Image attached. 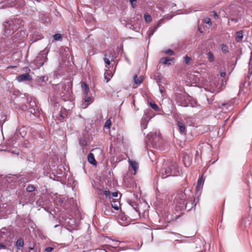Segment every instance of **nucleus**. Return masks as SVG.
Returning <instances> with one entry per match:
<instances>
[{"instance_id": "a19ab883", "label": "nucleus", "mask_w": 252, "mask_h": 252, "mask_svg": "<svg viewBox=\"0 0 252 252\" xmlns=\"http://www.w3.org/2000/svg\"><path fill=\"white\" fill-rule=\"evenodd\" d=\"M141 126L142 128L145 129L147 127V125L146 124V123L144 121H142L141 123Z\"/></svg>"}, {"instance_id": "69168bd1", "label": "nucleus", "mask_w": 252, "mask_h": 252, "mask_svg": "<svg viewBox=\"0 0 252 252\" xmlns=\"http://www.w3.org/2000/svg\"><path fill=\"white\" fill-rule=\"evenodd\" d=\"M187 157H184V159H186ZM187 158H189V157H188Z\"/></svg>"}, {"instance_id": "ddd939ff", "label": "nucleus", "mask_w": 252, "mask_h": 252, "mask_svg": "<svg viewBox=\"0 0 252 252\" xmlns=\"http://www.w3.org/2000/svg\"><path fill=\"white\" fill-rule=\"evenodd\" d=\"M163 23V19H161L158 22L157 25L155 27L154 29L149 32V37H150L157 30V29Z\"/></svg>"}, {"instance_id": "e2e57ef3", "label": "nucleus", "mask_w": 252, "mask_h": 252, "mask_svg": "<svg viewBox=\"0 0 252 252\" xmlns=\"http://www.w3.org/2000/svg\"><path fill=\"white\" fill-rule=\"evenodd\" d=\"M24 97H23V98L26 100H28V98H26V96L25 95H24ZM22 98H23V97Z\"/></svg>"}, {"instance_id": "c85d7f7f", "label": "nucleus", "mask_w": 252, "mask_h": 252, "mask_svg": "<svg viewBox=\"0 0 252 252\" xmlns=\"http://www.w3.org/2000/svg\"><path fill=\"white\" fill-rule=\"evenodd\" d=\"M128 203L129 204L132 206L133 207V208L137 212L138 210L137 209V205L134 202L132 201H129L128 202Z\"/></svg>"}, {"instance_id": "8fccbe9b", "label": "nucleus", "mask_w": 252, "mask_h": 252, "mask_svg": "<svg viewBox=\"0 0 252 252\" xmlns=\"http://www.w3.org/2000/svg\"><path fill=\"white\" fill-rule=\"evenodd\" d=\"M225 72L224 71L220 72V75L221 77H224L225 76Z\"/></svg>"}, {"instance_id": "2f4dec72", "label": "nucleus", "mask_w": 252, "mask_h": 252, "mask_svg": "<svg viewBox=\"0 0 252 252\" xmlns=\"http://www.w3.org/2000/svg\"><path fill=\"white\" fill-rule=\"evenodd\" d=\"M191 60V58L188 56H186L185 57H184V61H185V63L187 64V65H189L190 64V61Z\"/></svg>"}, {"instance_id": "338daca9", "label": "nucleus", "mask_w": 252, "mask_h": 252, "mask_svg": "<svg viewBox=\"0 0 252 252\" xmlns=\"http://www.w3.org/2000/svg\"><path fill=\"white\" fill-rule=\"evenodd\" d=\"M151 235H152V239H153V236H152L153 233H151Z\"/></svg>"}, {"instance_id": "9d476101", "label": "nucleus", "mask_w": 252, "mask_h": 252, "mask_svg": "<svg viewBox=\"0 0 252 252\" xmlns=\"http://www.w3.org/2000/svg\"><path fill=\"white\" fill-rule=\"evenodd\" d=\"M176 4L171 3L170 4H166L164 5L163 7H158V11H160L161 12L160 13V16H161V14L163 13L164 12L169 11L170 10V7H173V6H175Z\"/></svg>"}, {"instance_id": "f704fd0d", "label": "nucleus", "mask_w": 252, "mask_h": 252, "mask_svg": "<svg viewBox=\"0 0 252 252\" xmlns=\"http://www.w3.org/2000/svg\"><path fill=\"white\" fill-rule=\"evenodd\" d=\"M144 18H145V21L147 22H150L152 21V17H151V15H150L149 14H145Z\"/></svg>"}, {"instance_id": "c03bdc74", "label": "nucleus", "mask_w": 252, "mask_h": 252, "mask_svg": "<svg viewBox=\"0 0 252 252\" xmlns=\"http://www.w3.org/2000/svg\"><path fill=\"white\" fill-rule=\"evenodd\" d=\"M249 70H250V72L251 71V70H252V56H251V58L250 59V61L249 62Z\"/></svg>"}, {"instance_id": "de8ad7c7", "label": "nucleus", "mask_w": 252, "mask_h": 252, "mask_svg": "<svg viewBox=\"0 0 252 252\" xmlns=\"http://www.w3.org/2000/svg\"><path fill=\"white\" fill-rule=\"evenodd\" d=\"M111 196L112 197H116L118 196V192H114L111 193Z\"/></svg>"}, {"instance_id": "5701e85b", "label": "nucleus", "mask_w": 252, "mask_h": 252, "mask_svg": "<svg viewBox=\"0 0 252 252\" xmlns=\"http://www.w3.org/2000/svg\"><path fill=\"white\" fill-rule=\"evenodd\" d=\"M243 38V32L242 31H240L236 32V40L238 42L240 41Z\"/></svg>"}, {"instance_id": "052dcab7", "label": "nucleus", "mask_w": 252, "mask_h": 252, "mask_svg": "<svg viewBox=\"0 0 252 252\" xmlns=\"http://www.w3.org/2000/svg\"><path fill=\"white\" fill-rule=\"evenodd\" d=\"M33 249V247H29V250H32Z\"/></svg>"}, {"instance_id": "393cba45", "label": "nucleus", "mask_w": 252, "mask_h": 252, "mask_svg": "<svg viewBox=\"0 0 252 252\" xmlns=\"http://www.w3.org/2000/svg\"><path fill=\"white\" fill-rule=\"evenodd\" d=\"M82 88L84 90L86 95H87L89 92V88L86 83H82L81 84Z\"/></svg>"}, {"instance_id": "423d86ee", "label": "nucleus", "mask_w": 252, "mask_h": 252, "mask_svg": "<svg viewBox=\"0 0 252 252\" xmlns=\"http://www.w3.org/2000/svg\"><path fill=\"white\" fill-rule=\"evenodd\" d=\"M29 112L36 117L40 115V110L37 104L36 100L35 99H31L29 101Z\"/></svg>"}, {"instance_id": "0e129e2a", "label": "nucleus", "mask_w": 252, "mask_h": 252, "mask_svg": "<svg viewBox=\"0 0 252 252\" xmlns=\"http://www.w3.org/2000/svg\"><path fill=\"white\" fill-rule=\"evenodd\" d=\"M198 30H199V31L201 32H202V31H201V29H200V28H199V29H198Z\"/></svg>"}, {"instance_id": "4c0bfd02", "label": "nucleus", "mask_w": 252, "mask_h": 252, "mask_svg": "<svg viewBox=\"0 0 252 252\" xmlns=\"http://www.w3.org/2000/svg\"><path fill=\"white\" fill-rule=\"evenodd\" d=\"M164 53L166 54H169V55H173L174 54V52L170 49L164 50Z\"/></svg>"}, {"instance_id": "bf43d9fd", "label": "nucleus", "mask_w": 252, "mask_h": 252, "mask_svg": "<svg viewBox=\"0 0 252 252\" xmlns=\"http://www.w3.org/2000/svg\"><path fill=\"white\" fill-rule=\"evenodd\" d=\"M109 238V239H110V240H112V241H116V242H119V241H118L114 240H113V239H111V238ZM119 243H120V242H119Z\"/></svg>"}, {"instance_id": "58836bf2", "label": "nucleus", "mask_w": 252, "mask_h": 252, "mask_svg": "<svg viewBox=\"0 0 252 252\" xmlns=\"http://www.w3.org/2000/svg\"><path fill=\"white\" fill-rule=\"evenodd\" d=\"M204 22L207 24H208L209 26L212 25V23L211 21V19L209 18H206L204 19Z\"/></svg>"}, {"instance_id": "cd10ccee", "label": "nucleus", "mask_w": 252, "mask_h": 252, "mask_svg": "<svg viewBox=\"0 0 252 252\" xmlns=\"http://www.w3.org/2000/svg\"><path fill=\"white\" fill-rule=\"evenodd\" d=\"M170 61H171V60L167 58H162L161 59V63L164 64H168V65L170 64H171Z\"/></svg>"}, {"instance_id": "c9c22d12", "label": "nucleus", "mask_w": 252, "mask_h": 252, "mask_svg": "<svg viewBox=\"0 0 252 252\" xmlns=\"http://www.w3.org/2000/svg\"><path fill=\"white\" fill-rule=\"evenodd\" d=\"M158 88L159 92L161 93V94H162L163 93H165V88L164 86L160 84H158Z\"/></svg>"}, {"instance_id": "e433bc0d", "label": "nucleus", "mask_w": 252, "mask_h": 252, "mask_svg": "<svg viewBox=\"0 0 252 252\" xmlns=\"http://www.w3.org/2000/svg\"><path fill=\"white\" fill-rule=\"evenodd\" d=\"M103 193L106 196L109 197V198L111 197V193L109 190H104Z\"/></svg>"}, {"instance_id": "6e6552de", "label": "nucleus", "mask_w": 252, "mask_h": 252, "mask_svg": "<svg viewBox=\"0 0 252 252\" xmlns=\"http://www.w3.org/2000/svg\"><path fill=\"white\" fill-rule=\"evenodd\" d=\"M16 79L19 82H21L23 81L31 80L32 78L29 73H26L18 75L16 77Z\"/></svg>"}, {"instance_id": "3c124183", "label": "nucleus", "mask_w": 252, "mask_h": 252, "mask_svg": "<svg viewBox=\"0 0 252 252\" xmlns=\"http://www.w3.org/2000/svg\"><path fill=\"white\" fill-rule=\"evenodd\" d=\"M5 230H6V228H2L0 231V233H1V234H4L5 233Z\"/></svg>"}, {"instance_id": "864d4df0", "label": "nucleus", "mask_w": 252, "mask_h": 252, "mask_svg": "<svg viewBox=\"0 0 252 252\" xmlns=\"http://www.w3.org/2000/svg\"><path fill=\"white\" fill-rule=\"evenodd\" d=\"M45 76H41L39 78V80L41 82H43L44 81Z\"/></svg>"}, {"instance_id": "f8f14e48", "label": "nucleus", "mask_w": 252, "mask_h": 252, "mask_svg": "<svg viewBox=\"0 0 252 252\" xmlns=\"http://www.w3.org/2000/svg\"><path fill=\"white\" fill-rule=\"evenodd\" d=\"M27 134L26 128L25 126H23L22 127L19 128V129H17L16 130V134L18 136H21L22 137H24Z\"/></svg>"}, {"instance_id": "0eeeda50", "label": "nucleus", "mask_w": 252, "mask_h": 252, "mask_svg": "<svg viewBox=\"0 0 252 252\" xmlns=\"http://www.w3.org/2000/svg\"><path fill=\"white\" fill-rule=\"evenodd\" d=\"M48 52V49H45L39 53V54L37 56L36 60V63L37 64V65L39 66V67H41L42 65H43L44 63L48 60L47 55Z\"/></svg>"}, {"instance_id": "ea45409f", "label": "nucleus", "mask_w": 252, "mask_h": 252, "mask_svg": "<svg viewBox=\"0 0 252 252\" xmlns=\"http://www.w3.org/2000/svg\"><path fill=\"white\" fill-rule=\"evenodd\" d=\"M80 144L82 146H87L86 141L83 139H81L80 140Z\"/></svg>"}, {"instance_id": "603ef678", "label": "nucleus", "mask_w": 252, "mask_h": 252, "mask_svg": "<svg viewBox=\"0 0 252 252\" xmlns=\"http://www.w3.org/2000/svg\"><path fill=\"white\" fill-rule=\"evenodd\" d=\"M213 13H214V16L215 18H216V19L218 18V15L217 13L215 11L213 12Z\"/></svg>"}, {"instance_id": "4d7b16f0", "label": "nucleus", "mask_w": 252, "mask_h": 252, "mask_svg": "<svg viewBox=\"0 0 252 252\" xmlns=\"http://www.w3.org/2000/svg\"><path fill=\"white\" fill-rule=\"evenodd\" d=\"M228 105V106H231V105H230V104H228V103H226V104H225V103H222L221 104V106H225V105Z\"/></svg>"}, {"instance_id": "6e6d98bb", "label": "nucleus", "mask_w": 252, "mask_h": 252, "mask_svg": "<svg viewBox=\"0 0 252 252\" xmlns=\"http://www.w3.org/2000/svg\"><path fill=\"white\" fill-rule=\"evenodd\" d=\"M110 213L109 211L105 210L104 211V214L108 215Z\"/></svg>"}, {"instance_id": "6ab92c4d", "label": "nucleus", "mask_w": 252, "mask_h": 252, "mask_svg": "<svg viewBox=\"0 0 252 252\" xmlns=\"http://www.w3.org/2000/svg\"><path fill=\"white\" fill-rule=\"evenodd\" d=\"M113 76V73L111 71L106 70L104 73V78L106 82H108Z\"/></svg>"}, {"instance_id": "5fc2aeb1", "label": "nucleus", "mask_w": 252, "mask_h": 252, "mask_svg": "<svg viewBox=\"0 0 252 252\" xmlns=\"http://www.w3.org/2000/svg\"><path fill=\"white\" fill-rule=\"evenodd\" d=\"M27 106L26 105H22L21 109L23 110H25L27 109Z\"/></svg>"}, {"instance_id": "473e14b6", "label": "nucleus", "mask_w": 252, "mask_h": 252, "mask_svg": "<svg viewBox=\"0 0 252 252\" xmlns=\"http://www.w3.org/2000/svg\"><path fill=\"white\" fill-rule=\"evenodd\" d=\"M150 105L151 106V107L153 109H154L155 110H156V111H158L159 110V107H158V106L155 104V103H150Z\"/></svg>"}, {"instance_id": "72a5a7b5", "label": "nucleus", "mask_w": 252, "mask_h": 252, "mask_svg": "<svg viewBox=\"0 0 252 252\" xmlns=\"http://www.w3.org/2000/svg\"><path fill=\"white\" fill-rule=\"evenodd\" d=\"M34 189H35V188H34V186L32 185H29L26 188V190L28 192H32Z\"/></svg>"}, {"instance_id": "37998d69", "label": "nucleus", "mask_w": 252, "mask_h": 252, "mask_svg": "<svg viewBox=\"0 0 252 252\" xmlns=\"http://www.w3.org/2000/svg\"><path fill=\"white\" fill-rule=\"evenodd\" d=\"M137 0H129V1L132 6L133 8H134L136 7V5L134 2L136 1Z\"/></svg>"}, {"instance_id": "20e7f679", "label": "nucleus", "mask_w": 252, "mask_h": 252, "mask_svg": "<svg viewBox=\"0 0 252 252\" xmlns=\"http://www.w3.org/2000/svg\"><path fill=\"white\" fill-rule=\"evenodd\" d=\"M150 142L154 148H156L161 144V138L160 134L158 132H151L148 134Z\"/></svg>"}, {"instance_id": "49530a36", "label": "nucleus", "mask_w": 252, "mask_h": 252, "mask_svg": "<svg viewBox=\"0 0 252 252\" xmlns=\"http://www.w3.org/2000/svg\"><path fill=\"white\" fill-rule=\"evenodd\" d=\"M173 15H169V14H167L164 16V19H170L172 18Z\"/></svg>"}, {"instance_id": "a211bd4d", "label": "nucleus", "mask_w": 252, "mask_h": 252, "mask_svg": "<svg viewBox=\"0 0 252 252\" xmlns=\"http://www.w3.org/2000/svg\"><path fill=\"white\" fill-rule=\"evenodd\" d=\"M143 79L144 78L143 76H140L138 77L137 75H135L133 77V80L135 84L138 85L141 84L142 83Z\"/></svg>"}, {"instance_id": "f257e3e1", "label": "nucleus", "mask_w": 252, "mask_h": 252, "mask_svg": "<svg viewBox=\"0 0 252 252\" xmlns=\"http://www.w3.org/2000/svg\"><path fill=\"white\" fill-rule=\"evenodd\" d=\"M23 26V21L20 19H11L6 22L4 24V34L5 36H12L11 39L13 42L17 44V43L23 42L26 37L25 32L20 31L18 32L15 34H14L18 29Z\"/></svg>"}, {"instance_id": "7ed1b4c3", "label": "nucleus", "mask_w": 252, "mask_h": 252, "mask_svg": "<svg viewBox=\"0 0 252 252\" xmlns=\"http://www.w3.org/2000/svg\"><path fill=\"white\" fill-rule=\"evenodd\" d=\"M177 167L175 164H164L161 170L159 176L161 178L164 179L170 176H177Z\"/></svg>"}, {"instance_id": "f03ea898", "label": "nucleus", "mask_w": 252, "mask_h": 252, "mask_svg": "<svg viewBox=\"0 0 252 252\" xmlns=\"http://www.w3.org/2000/svg\"><path fill=\"white\" fill-rule=\"evenodd\" d=\"M192 196V193L189 188H186L183 192L177 193L174 199L173 203L175 206L177 210L180 211L187 209L190 210L193 207V203L190 201V207L188 208V205L189 204V200Z\"/></svg>"}, {"instance_id": "f3484780", "label": "nucleus", "mask_w": 252, "mask_h": 252, "mask_svg": "<svg viewBox=\"0 0 252 252\" xmlns=\"http://www.w3.org/2000/svg\"><path fill=\"white\" fill-rule=\"evenodd\" d=\"M111 207L116 210H118L120 206V202L114 198L111 201Z\"/></svg>"}, {"instance_id": "79ce46f5", "label": "nucleus", "mask_w": 252, "mask_h": 252, "mask_svg": "<svg viewBox=\"0 0 252 252\" xmlns=\"http://www.w3.org/2000/svg\"><path fill=\"white\" fill-rule=\"evenodd\" d=\"M106 56H107V55H106V54H105V58H104V61L105 62V63L109 65V64H110V61H109V59H108V58L106 57Z\"/></svg>"}, {"instance_id": "412c9836", "label": "nucleus", "mask_w": 252, "mask_h": 252, "mask_svg": "<svg viewBox=\"0 0 252 252\" xmlns=\"http://www.w3.org/2000/svg\"><path fill=\"white\" fill-rule=\"evenodd\" d=\"M85 102H88L89 103L84 104H83L82 107L84 108H86L88 107L89 104L93 101V98L91 96H87L86 95L84 98Z\"/></svg>"}, {"instance_id": "680f3d73", "label": "nucleus", "mask_w": 252, "mask_h": 252, "mask_svg": "<svg viewBox=\"0 0 252 252\" xmlns=\"http://www.w3.org/2000/svg\"><path fill=\"white\" fill-rule=\"evenodd\" d=\"M153 16H154V17L155 16L156 18H157V17H158V15H156V14H155V13H153Z\"/></svg>"}, {"instance_id": "09e8293b", "label": "nucleus", "mask_w": 252, "mask_h": 252, "mask_svg": "<svg viewBox=\"0 0 252 252\" xmlns=\"http://www.w3.org/2000/svg\"><path fill=\"white\" fill-rule=\"evenodd\" d=\"M0 248L1 249H6V246L3 243L0 244Z\"/></svg>"}, {"instance_id": "bb28decb", "label": "nucleus", "mask_w": 252, "mask_h": 252, "mask_svg": "<svg viewBox=\"0 0 252 252\" xmlns=\"http://www.w3.org/2000/svg\"><path fill=\"white\" fill-rule=\"evenodd\" d=\"M207 55L208 59L210 62H213L215 61V57L211 52H209L207 54Z\"/></svg>"}, {"instance_id": "4468645a", "label": "nucleus", "mask_w": 252, "mask_h": 252, "mask_svg": "<svg viewBox=\"0 0 252 252\" xmlns=\"http://www.w3.org/2000/svg\"><path fill=\"white\" fill-rule=\"evenodd\" d=\"M205 181V178L203 176H201L198 180L197 186H196V189L197 191H199L201 190L203 186V184Z\"/></svg>"}, {"instance_id": "aec40b11", "label": "nucleus", "mask_w": 252, "mask_h": 252, "mask_svg": "<svg viewBox=\"0 0 252 252\" xmlns=\"http://www.w3.org/2000/svg\"><path fill=\"white\" fill-rule=\"evenodd\" d=\"M153 79L156 81V82L158 85L159 84V83L161 82L162 77L161 76L159 73L157 72L154 74Z\"/></svg>"}, {"instance_id": "9b49d317", "label": "nucleus", "mask_w": 252, "mask_h": 252, "mask_svg": "<svg viewBox=\"0 0 252 252\" xmlns=\"http://www.w3.org/2000/svg\"><path fill=\"white\" fill-rule=\"evenodd\" d=\"M177 125L180 132L181 134H185L186 132V128L184 123L183 121H177Z\"/></svg>"}, {"instance_id": "c756f323", "label": "nucleus", "mask_w": 252, "mask_h": 252, "mask_svg": "<svg viewBox=\"0 0 252 252\" xmlns=\"http://www.w3.org/2000/svg\"><path fill=\"white\" fill-rule=\"evenodd\" d=\"M53 38L55 40H60L62 38V35L60 33H56L53 35Z\"/></svg>"}, {"instance_id": "2eb2a0df", "label": "nucleus", "mask_w": 252, "mask_h": 252, "mask_svg": "<svg viewBox=\"0 0 252 252\" xmlns=\"http://www.w3.org/2000/svg\"><path fill=\"white\" fill-rule=\"evenodd\" d=\"M187 101L188 102L189 106L192 107H195L197 106V101L189 95L188 96Z\"/></svg>"}, {"instance_id": "1a4fd4ad", "label": "nucleus", "mask_w": 252, "mask_h": 252, "mask_svg": "<svg viewBox=\"0 0 252 252\" xmlns=\"http://www.w3.org/2000/svg\"><path fill=\"white\" fill-rule=\"evenodd\" d=\"M153 117L152 111L151 110H146L145 111L142 121H144L146 124L147 125L148 121Z\"/></svg>"}, {"instance_id": "a18cd8bd", "label": "nucleus", "mask_w": 252, "mask_h": 252, "mask_svg": "<svg viewBox=\"0 0 252 252\" xmlns=\"http://www.w3.org/2000/svg\"><path fill=\"white\" fill-rule=\"evenodd\" d=\"M54 248L53 247H47L45 249V251L47 252H51L53 250Z\"/></svg>"}, {"instance_id": "13d9d810", "label": "nucleus", "mask_w": 252, "mask_h": 252, "mask_svg": "<svg viewBox=\"0 0 252 252\" xmlns=\"http://www.w3.org/2000/svg\"><path fill=\"white\" fill-rule=\"evenodd\" d=\"M112 248H117L119 247V244L115 245L114 246L111 247Z\"/></svg>"}, {"instance_id": "7c9ffc66", "label": "nucleus", "mask_w": 252, "mask_h": 252, "mask_svg": "<svg viewBox=\"0 0 252 252\" xmlns=\"http://www.w3.org/2000/svg\"><path fill=\"white\" fill-rule=\"evenodd\" d=\"M111 126V121L110 119H108L105 122L104 127L106 128L109 129V128H110Z\"/></svg>"}, {"instance_id": "a878e982", "label": "nucleus", "mask_w": 252, "mask_h": 252, "mask_svg": "<svg viewBox=\"0 0 252 252\" xmlns=\"http://www.w3.org/2000/svg\"><path fill=\"white\" fill-rule=\"evenodd\" d=\"M24 242L22 238L19 239L16 243V245L18 247L22 248L24 246Z\"/></svg>"}, {"instance_id": "4be33fe9", "label": "nucleus", "mask_w": 252, "mask_h": 252, "mask_svg": "<svg viewBox=\"0 0 252 252\" xmlns=\"http://www.w3.org/2000/svg\"><path fill=\"white\" fill-rule=\"evenodd\" d=\"M128 161L129 164L130 165V166H131L132 168L133 169L135 173L138 167V163L135 161L130 160V159L128 160Z\"/></svg>"}, {"instance_id": "dca6fc26", "label": "nucleus", "mask_w": 252, "mask_h": 252, "mask_svg": "<svg viewBox=\"0 0 252 252\" xmlns=\"http://www.w3.org/2000/svg\"><path fill=\"white\" fill-rule=\"evenodd\" d=\"M87 158H88V162L90 163H91L94 165H96L97 162L94 158V155L93 154H92V153H89L88 155Z\"/></svg>"}, {"instance_id": "39448f33", "label": "nucleus", "mask_w": 252, "mask_h": 252, "mask_svg": "<svg viewBox=\"0 0 252 252\" xmlns=\"http://www.w3.org/2000/svg\"><path fill=\"white\" fill-rule=\"evenodd\" d=\"M188 96L189 95L186 94L176 93L174 94V98L178 105L183 107H187L189 106L187 101Z\"/></svg>"}, {"instance_id": "774afa93", "label": "nucleus", "mask_w": 252, "mask_h": 252, "mask_svg": "<svg viewBox=\"0 0 252 252\" xmlns=\"http://www.w3.org/2000/svg\"><path fill=\"white\" fill-rule=\"evenodd\" d=\"M57 226H58V225H56L55 226V227H57Z\"/></svg>"}, {"instance_id": "b1692460", "label": "nucleus", "mask_w": 252, "mask_h": 252, "mask_svg": "<svg viewBox=\"0 0 252 252\" xmlns=\"http://www.w3.org/2000/svg\"><path fill=\"white\" fill-rule=\"evenodd\" d=\"M220 48L223 54H226L229 52L228 48L226 45L222 43L220 45Z\"/></svg>"}]
</instances>
